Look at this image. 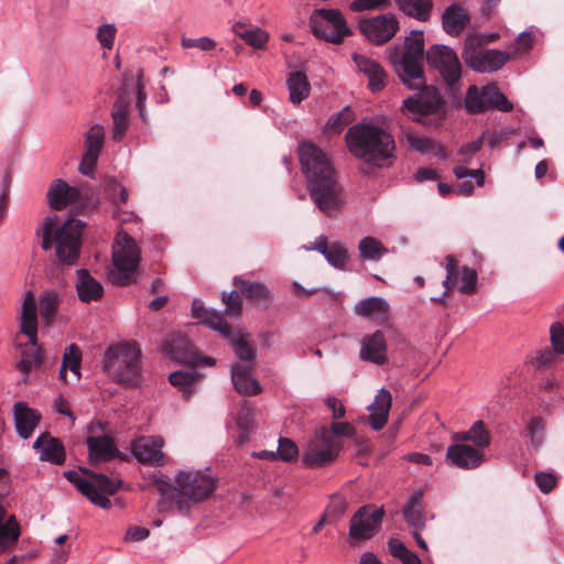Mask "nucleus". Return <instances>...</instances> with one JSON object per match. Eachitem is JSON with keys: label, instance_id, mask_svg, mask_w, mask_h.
<instances>
[{"label": "nucleus", "instance_id": "dca6fc26", "mask_svg": "<svg viewBox=\"0 0 564 564\" xmlns=\"http://www.w3.org/2000/svg\"><path fill=\"white\" fill-rule=\"evenodd\" d=\"M105 129L100 124H94L84 138V154L79 163V172L91 175L95 171L99 153L104 147Z\"/></svg>", "mask_w": 564, "mask_h": 564}, {"label": "nucleus", "instance_id": "3c124183", "mask_svg": "<svg viewBox=\"0 0 564 564\" xmlns=\"http://www.w3.org/2000/svg\"><path fill=\"white\" fill-rule=\"evenodd\" d=\"M465 108L469 113H480L486 110V101L482 96V88L470 86L465 97Z\"/></svg>", "mask_w": 564, "mask_h": 564}, {"label": "nucleus", "instance_id": "473e14b6", "mask_svg": "<svg viewBox=\"0 0 564 564\" xmlns=\"http://www.w3.org/2000/svg\"><path fill=\"white\" fill-rule=\"evenodd\" d=\"M286 86L290 93V101L293 105H300L310 96L311 85L307 76L303 72H292L288 76Z\"/></svg>", "mask_w": 564, "mask_h": 564}, {"label": "nucleus", "instance_id": "bf43d9fd", "mask_svg": "<svg viewBox=\"0 0 564 564\" xmlns=\"http://www.w3.org/2000/svg\"><path fill=\"white\" fill-rule=\"evenodd\" d=\"M326 431L330 434V437L346 436L352 437L356 434V429L348 422H334L329 427H326Z\"/></svg>", "mask_w": 564, "mask_h": 564}, {"label": "nucleus", "instance_id": "4c0bfd02", "mask_svg": "<svg viewBox=\"0 0 564 564\" xmlns=\"http://www.w3.org/2000/svg\"><path fill=\"white\" fill-rule=\"evenodd\" d=\"M232 30L237 36L257 50L264 48L269 41V34L260 28L246 29L245 25L236 23Z\"/></svg>", "mask_w": 564, "mask_h": 564}, {"label": "nucleus", "instance_id": "1a4fd4ad", "mask_svg": "<svg viewBox=\"0 0 564 564\" xmlns=\"http://www.w3.org/2000/svg\"><path fill=\"white\" fill-rule=\"evenodd\" d=\"M343 448V441L330 437L326 426L317 429L303 447L302 465L306 468H321L332 465Z\"/></svg>", "mask_w": 564, "mask_h": 564}, {"label": "nucleus", "instance_id": "e433bc0d", "mask_svg": "<svg viewBox=\"0 0 564 564\" xmlns=\"http://www.w3.org/2000/svg\"><path fill=\"white\" fill-rule=\"evenodd\" d=\"M111 117L113 121L112 138L120 141L129 127L128 102L119 98L113 105Z\"/></svg>", "mask_w": 564, "mask_h": 564}, {"label": "nucleus", "instance_id": "a19ab883", "mask_svg": "<svg viewBox=\"0 0 564 564\" xmlns=\"http://www.w3.org/2000/svg\"><path fill=\"white\" fill-rule=\"evenodd\" d=\"M399 9L405 14L425 21L432 9L431 0H395Z\"/></svg>", "mask_w": 564, "mask_h": 564}, {"label": "nucleus", "instance_id": "4be33fe9", "mask_svg": "<svg viewBox=\"0 0 564 564\" xmlns=\"http://www.w3.org/2000/svg\"><path fill=\"white\" fill-rule=\"evenodd\" d=\"M80 191L75 186H69L65 181L56 178L52 182L46 193L50 207L55 210H62L69 204L79 199Z\"/></svg>", "mask_w": 564, "mask_h": 564}, {"label": "nucleus", "instance_id": "6ab92c4d", "mask_svg": "<svg viewBox=\"0 0 564 564\" xmlns=\"http://www.w3.org/2000/svg\"><path fill=\"white\" fill-rule=\"evenodd\" d=\"M352 61L359 73L368 78V88L372 93L381 91L387 85V73L383 67L375 59L354 53Z\"/></svg>", "mask_w": 564, "mask_h": 564}, {"label": "nucleus", "instance_id": "4d7b16f0", "mask_svg": "<svg viewBox=\"0 0 564 564\" xmlns=\"http://www.w3.org/2000/svg\"><path fill=\"white\" fill-rule=\"evenodd\" d=\"M253 422L254 410L246 404L241 405L237 415V424L243 434L250 433V431L253 429Z\"/></svg>", "mask_w": 564, "mask_h": 564}, {"label": "nucleus", "instance_id": "8fccbe9b", "mask_svg": "<svg viewBox=\"0 0 564 564\" xmlns=\"http://www.w3.org/2000/svg\"><path fill=\"white\" fill-rule=\"evenodd\" d=\"M58 300L54 292L46 291L40 300V313L46 325H50L55 317Z\"/></svg>", "mask_w": 564, "mask_h": 564}, {"label": "nucleus", "instance_id": "a878e982", "mask_svg": "<svg viewBox=\"0 0 564 564\" xmlns=\"http://www.w3.org/2000/svg\"><path fill=\"white\" fill-rule=\"evenodd\" d=\"M13 419L17 433L26 440L37 426L41 414L25 402H17L13 406Z\"/></svg>", "mask_w": 564, "mask_h": 564}, {"label": "nucleus", "instance_id": "79ce46f5", "mask_svg": "<svg viewBox=\"0 0 564 564\" xmlns=\"http://www.w3.org/2000/svg\"><path fill=\"white\" fill-rule=\"evenodd\" d=\"M482 96L485 97L486 101V110L497 109L503 112H508L513 109L512 102L508 100L506 95L492 85L482 87Z\"/></svg>", "mask_w": 564, "mask_h": 564}, {"label": "nucleus", "instance_id": "de8ad7c7", "mask_svg": "<svg viewBox=\"0 0 564 564\" xmlns=\"http://www.w3.org/2000/svg\"><path fill=\"white\" fill-rule=\"evenodd\" d=\"M458 275H457V285L456 288L463 294H473L476 291L477 286V272L469 267H462L460 269L457 267Z\"/></svg>", "mask_w": 564, "mask_h": 564}, {"label": "nucleus", "instance_id": "aec40b11", "mask_svg": "<svg viewBox=\"0 0 564 564\" xmlns=\"http://www.w3.org/2000/svg\"><path fill=\"white\" fill-rule=\"evenodd\" d=\"M388 345L381 330L367 335L361 340L360 359L382 366L388 362Z\"/></svg>", "mask_w": 564, "mask_h": 564}, {"label": "nucleus", "instance_id": "49530a36", "mask_svg": "<svg viewBox=\"0 0 564 564\" xmlns=\"http://www.w3.org/2000/svg\"><path fill=\"white\" fill-rule=\"evenodd\" d=\"M457 440L470 441L478 447V449L486 448L490 444V436L488 431L485 429L482 421L475 422L467 432L457 436Z\"/></svg>", "mask_w": 564, "mask_h": 564}, {"label": "nucleus", "instance_id": "c9c22d12", "mask_svg": "<svg viewBox=\"0 0 564 564\" xmlns=\"http://www.w3.org/2000/svg\"><path fill=\"white\" fill-rule=\"evenodd\" d=\"M445 270H446V276L443 281L444 292L442 295L437 297H431V302L433 303H440L442 305L447 304V296L451 293L452 290H454L457 285V260L454 256L447 254L445 257Z\"/></svg>", "mask_w": 564, "mask_h": 564}, {"label": "nucleus", "instance_id": "0e129e2a", "mask_svg": "<svg viewBox=\"0 0 564 564\" xmlns=\"http://www.w3.org/2000/svg\"><path fill=\"white\" fill-rule=\"evenodd\" d=\"M534 478L536 486L543 494H549L556 485V476L551 473L540 471L535 474Z\"/></svg>", "mask_w": 564, "mask_h": 564}, {"label": "nucleus", "instance_id": "cd10ccee", "mask_svg": "<svg viewBox=\"0 0 564 564\" xmlns=\"http://www.w3.org/2000/svg\"><path fill=\"white\" fill-rule=\"evenodd\" d=\"M87 446L89 459L93 464L109 462L119 454L113 440L108 435L89 436Z\"/></svg>", "mask_w": 564, "mask_h": 564}, {"label": "nucleus", "instance_id": "5fc2aeb1", "mask_svg": "<svg viewBox=\"0 0 564 564\" xmlns=\"http://www.w3.org/2000/svg\"><path fill=\"white\" fill-rule=\"evenodd\" d=\"M276 453L278 458L283 462H293L299 457L297 445L286 437H280Z\"/></svg>", "mask_w": 564, "mask_h": 564}, {"label": "nucleus", "instance_id": "9d476101", "mask_svg": "<svg viewBox=\"0 0 564 564\" xmlns=\"http://www.w3.org/2000/svg\"><path fill=\"white\" fill-rule=\"evenodd\" d=\"M65 477L82 495L102 509L111 507L109 496L115 495L121 484L102 474H91L90 479H85L75 470L66 471Z\"/></svg>", "mask_w": 564, "mask_h": 564}, {"label": "nucleus", "instance_id": "c85d7f7f", "mask_svg": "<svg viewBox=\"0 0 564 564\" xmlns=\"http://www.w3.org/2000/svg\"><path fill=\"white\" fill-rule=\"evenodd\" d=\"M76 290L82 302L90 303L102 297L104 286L89 273L88 270L79 269L76 271Z\"/></svg>", "mask_w": 564, "mask_h": 564}, {"label": "nucleus", "instance_id": "864d4df0", "mask_svg": "<svg viewBox=\"0 0 564 564\" xmlns=\"http://www.w3.org/2000/svg\"><path fill=\"white\" fill-rule=\"evenodd\" d=\"M230 340L234 346L235 354L239 359L251 361L254 358V349L249 344L245 335H238L237 337H232Z\"/></svg>", "mask_w": 564, "mask_h": 564}, {"label": "nucleus", "instance_id": "58836bf2", "mask_svg": "<svg viewBox=\"0 0 564 564\" xmlns=\"http://www.w3.org/2000/svg\"><path fill=\"white\" fill-rule=\"evenodd\" d=\"M82 351L77 345L70 344L66 347L63 355V364L59 369V379L66 381V369H69L76 377L80 378Z\"/></svg>", "mask_w": 564, "mask_h": 564}, {"label": "nucleus", "instance_id": "5701e85b", "mask_svg": "<svg viewBox=\"0 0 564 564\" xmlns=\"http://www.w3.org/2000/svg\"><path fill=\"white\" fill-rule=\"evenodd\" d=\"M354 312L358 316L382 325L389 321L390 306L384 299L370 296L356 303Z\"/></svg>", "mask_w": 564, "mask_h": 564}, {"label": "nucleus", "instance_id": "412c9836", "mask_svg": "<svg viewBox=\"0 0 564 564\" xmlns=\"http://www.w3.org/2000/svg\"><path fill=\"white\" fill-rule=\"evenodd\" d=\"M305 250H316L322 253L327 262L338 270H344L348 258V250L341 242L327 241L326 236L321 235L313 245L304 246Z\"/></svg>", "mask_w": 564, "mask_h": 564}, {"label": "nucleus", "instance_id": "680f3d73", "mask_svg": "<svg viewBox=\"0 0 564 564\" xmlns=\"http://www.w3.org/2000/svg\"><path fill=\"white\" fill-rule=\"evenodd\" d=\"M551 343L555 352L564 354V327L560 323H554L550 329Z\"/></svg>", "mask_w": 564, "mask_h": 564}, {"label": "nucleus", "instance_id": "7c9ffc66", "mask_svg": "<svg viewBox=\"0 0 564 564\" xmlns=\"http://www.w3.org/2000/svg\"><path fill=\"white\" fill-rule=\"evenodd\" d=\"M21 535L20 525L15 517H7V511L0 512V554L12 550Z\"/></svg>", "mask_w": 564, "mask_h": 564}, {"label": "nucleus", "instance_id": "774afa93", "mask_svg": "<svg viewBox=\"0 0 564 564\" xmlns=\"http://www.w3.org/2000/svg\"><path fill=\"white\" fill-rule=\"evenodd\" d=\"M388 0H355L350 3V9L355 12L373 10L384 4Z\"/></svg>", "mask_w": 564, "mask_h": 564}, {"label": "nucleus", "instance_id": "c03bdc74", "mask_svg": "<svg viewBox=\"0 0 564 564\" xmlns=\"http://www.w3.org/2000/svg\"><path fill=\"white\" fill-rule=\"evenodd\" d=\"M401 141L405 143L410 150L422 154L430 153V151H433L435 148V142L432 139L422 137L410 129L402 131Z\"/></svg>", "mask_w": 564, "mask_h": 564}, {"label": "nucleus", "instance_id": "f3484780", "mask_svg": "<svg viewBox=\"0 0 564 564\" xmlns=\"http://www.w3.org/2000/svg\"><path fill=\"white\" fill-rule=\"evenodd\" d=\"M132 454L144 465L161 466L164 463L162 448L164 440L161 436H141L132 442Z\"/></svg>", "mask_w": 564, "mask_h": 564}, {"label": "nucleus", "instance_id": "e2e57ef3", "mask_svg": "<svg viewBox=\"0 0 564 564\" xmlns=\"http://www.w3.org/2000/svg\"><path fill=\"white\" fill-rule=\"evenodd\" d=\"M534 39L535 34L532 30L521 32L514 42V51L517 53L528 52L532 47Z\"/></svg>", "mask_w": 564, "mask_h": 564}, {"label": "nucleus", "instance_id": "6e6552de", "mask_svg": "<svg viewBox=\"0 0 564 564\" xmlns=\"http://www.w3.org/2000/svg\"><path fill=\"white\" fill-rule=\"evenodd\" d=\"M36 302L32 291L24 295L21 311V332L29 337L30 346L22 351L19 368L28 375L42 364L41 349L37 346V313Z\"/></svg>", "mask_w": 564, "mask_h": 564}, {"label": "nucleus", "instance_id": "39448f33", "mask_svg": "<svg viewBox=\"0 0 564 564\" xmlns=\"http://www.w3.org/2000/svg\"><path fill=\"white\" fill-rule=\"evenodd\" d=\"M141 250L127 232L119 231L112 247V264L108 276L112 284L127 286L138 281Z\"/></svg>", "mask_w": 564, "mask_h": 564}, {"label": "nucleus", "instance_id": "a211bd4d", "mask_svg": "<svg viewBox=\"0 0 564 564\" xmlns=\"http://www.w3.org/2000/svg\"><path fill=\"white\" fill-rule=\"evenodd\" d=\"M162 349L166 356L175 361L192 366H196L198 361L196 348L189 343L187 337L181 334L170 335L165 339Z\"/></svg>", "mask_w": 564, "mask_h": 564}, {"label": "nucleus", "instance_id": "052dcab7", "mask_svg": "<svg viewBox=\"0 0 564 564\" xmlns=\"http://www.w3.org/2000/svg\"><path fill=\"white\" fill-rule=\"evenodd\" d=\"M544 425L542 419L539 416L532 417L527 425V435L535 445H540L542 441Z\"/></svg>", "mask_w": 564, "mask_h": 564}, {"label": "nucleus", "instance_id": "f704fd0d", "mask_svg": "<svg viewBox=\"0 0 564 564\" xmlns=\"http://www.w3.org/2000/svg\"><path fill=\"white\" fill-rule=\"evenodd\" d=\"M234 284L240 292L250 300L254 301H269L271 292L261 282H252L243 279L242 276H235Z\"/></svg>", "mask_w": 564, "mask_h": 564}, {"label": "nucleus", "instance_id": "f8f14e48", "mask_svg": "<svg viewBox=\"0 0 564 564\" xmlns=\"http://www.w3.org/2000/svg\"><path fill=\"white\" fill-rule=\"evenodd\" d=\"M313 33L327 42L338 44L349 34L341 12L337 9L315 10L310 19Z\"/></svg>", "mask_w": 564, "mask_h": 564}, {"label": "nucleus", "instance_id": "37998d69", "mask_svg": "<svg viewBox=\"0 0 564 564\" xmlns=\"http://www.w3.org/2000/svg\"><path fill=\"white\" fill-rule=\"evenodd\" d=\"M358 251L362 259L378 261L388 252V249L377 238L367 236L359 241Z\"/></svg>", "mask_w": 564, "mask_h": 564}, {"label": "nucleus", "instance_id": "20e7f679", "mask_svg": "<svg viewBox=\"0 0 564 564\" xmlns=\"http://www.w3.org/2000/svg\"><path fill=\"white\" fill-rule=\"evenodd\" d=\"M82 230L83 223L78 219H68L61 225L56 216H46L36 235L41 237L43 250L54 249L62 264L73 265L79 257Z\"/></svg>", "mask_w": 564, "mask_h": 564}, {"label": "nucleus", "instance_id": "0eeeda50", "mask_svg": "<svg viewBox=\"0 0 564 564\" xmlns=\"http://www.w3.org/2000/svg\"><path fill=\"white\" fill-rule=\"evenodd\" d=\"M173 501L180 511L188 510L191 503L208 499L216 490L217 479L200 471H181L175 477Z\"/></svg>", "mask_w": 564, "mask_h": 564}, {"label": "nucleus", "instance_id": "72a5a7b5", "mask_svg": "<svg viewBox=\"0 0 564 564\" xmlns=\"http://www.w3.org/2000/svg\"><path fill=\"white\" fill-rule=\"evenodd\" d=\"M422 498L423 494L421 491H416L410 497L409 501L403 507L404 519L413 529H422L425 523Z\"/></svg>", "mask_w": 564, "mask_h": 564}, {"label": "nucleus", "instance_id": "b1692460", "mask_svg": "<svg viewBox=\"0 0 564 564\" xmlns=\"http://www.w3.org/2000/svg\"><path fill=\"white\" fill-rule=\"evenodd\" d=\"M447 459L463 469H471L478 467L484 460V454L470 445L455 444L447 448Z\"/></svg>", "mask_w": 564, "mask_h": 564}, {"label": "nucleus", "instance_id": "a18cd8bd", "mask_svg": "<svg viewBox=\"0 0 564 564\" xmlns=\"http://www.w3.org/2000/svg\"><path fill=\"white\" fill-rule=\"evenodd\" d=\"M387 544L389 553L402 564H422L421 558L400 540L391 538Z\"/></svg>", "mask_w": 564, "mask_h": 564}, {"label": "nucleus", "instance_id": "2f4dec72", "mask_svg": "<svg viewBox=\"0 0 564 564\" xmlns=\"http://www.w3.org/2000/svg\"><path fill=\"white\" fill-rule=\"evenodd\" d=\"M469 15L466 9L453 4L442 15L444 31L449 35H458L468 24Z\"/></svg>", "mask_w": 564, "mask_h": 564}, {"label": "nucleus", "instance_id": "69168bd1", "mask_svg": "<svg viewBox=\"0 0 564 564\" xmlns=\"http://www.w3.org/2000/svg\"><path fill=\"white\" fill-rule=\"evenodd\" d=\"M223 301L226 304V312L234 315H240L242 301L238 292L232 291L229 294H224Z\"/></svg>", "mask_w": 564, "mask_h": 564}, {"label": "nucleus", "instance_id": "2eb2a0df", "mask_svg": "<svg viewBox=\"0 0 564 564\" xmlns=\"http://www.w3.org/2000/svg\"><path fill=\"white\" fill-rule=\"evenodd\" d=\"M359 29L367 40L381 45L394 36L399 29V23L393 14L388 13L361 20Z\"/></svg>", "mask_w": 564, "mask_h": 564}, {"label": "nucleus", "instance_id": "6e6d98bb", "mask_svg": "<svg viewBox=\"0 0 564 564\" xmlns=\"http://www.w3.org/2000/svg\"><path fill=\"white\" fill-rule=\"evenodd\" d=\"M117 29L115 24H102L97 29V40L104 50L110 51L113 47Z\"/></svg>", "mask_w": 564, "mask_h": 564}, {"label": "nucleus", "instance_id": "7ed1b4c3", "mask_svg": "<svg viewBox=\"0 0 564 564\" xmlns=\"http://www.w3.org/2000/svg\"><path fill=\"white\" fill-rule=\"evenodd\" d=\"M349 152L357 159L376 167H389L395 152L393 137L384 129L367 123H357L346 133Z\"/></svg>", "mask_w": 564, "mask_h": 564}, {"label": "nucleus", "instance_id": "ddd939ff", "mask_svg": "<svg viewBox=\"0 0 564 564\" xmlns=\"http://www.w3.org/2000/svg\"><path fill=\"white\" fill-rule=\"evenodd\" d=\"M429 65L437 69L448 86L455 85L462 75V65L453 48L443 45H432L426 52Z\"/></svg>", "mask_w": 564, "mask_h": 564}, {"label": "nucleus", "instance_id": "338daca9", "mask_svg": "<svg viewBox=\"0 0 564 564\" xmlns=\"http://www.w3.org/2000/svg\"><path fill=\"white\" fill-rule=\"evenodd\" d=\"M454 174L457 178L473 177L476 180L478 186H482L485 183V174L482 170H469L466 166L458 165L454 167Z\"/></svg>", "mask_w": 564, "mask_h": 564}, {"label": "nucleus", "instance_id": "f03ea898", "mask_svg": "<svg viewBox=\"0 0 564 564\" xmlns=\"http://www.w3.org/2000/svg\"><path fill=\"white\" fill-rule=\"evenodd\" d=\"M299 158L312 200L324 215L336 216L345 205V197L328 156L314 143L303 142Z\"/></svg>", "mask_w": 564, "mask_h": 564}, {"label": "nucleus", "instance_id": "c756f323", "mask_svg": "<svg viewBox=\"0 0 564 564\" xmlns=\"http://www.w3.org/2000/svg\"><path fill=\"white\" fill-rule=\"evenodd\" d=\"M33 447L40 452V459L59 465L64 463L65 449L62 442L47 434L40 435L33 444Z\"/></svg>", "mask_w": 564, "mask_h": 564}, {"label": "nucleus", "instance_id": "393cba45", "mask_svg": "<svg viewBox=\"0 0 564 564\" xmlns=\"http://www.w3.org/2000/svg\"><path fill=\"white\" fill-rule=\"evenodd\" d=\"M253 367L251 365L236 364L231 368V381L239 394L257 395L261 392L260 382L252 377Z\"/></svg>", "mask_w": 564, "mask_h": 564}, {"label": "nucleus", "instance_id": "4468645a", "mask_svg": "<svg viewBox=\"0 0 564 564\" xmlns=\"http://www.w3.org/2000/svg\"><path fill=\"white\" fill-rule=\"evenodd\" d=\"M383 516V507L364 506L359 508L350 519V539L355 541L371 539L379 530Z\"/></svg>", "mask_w": 564, "mask_h": 564}, {"label": "nucleus", "instance_id": "ea45409f", "mask_svg": "<svg viewBox=\"0 0 564 564\" xmlns=\"http://www.w3.org/2000/svg\"><path fill=\"white\" fill-rule=\"evenodd\" d=\"M198 379L199 375L195 370L175 371L169 377L171 384L178 388L185 399L193 394L194 386Z\"/></svg>", "mask_w": 564, "mask_h": 564}, {"label": "nucleus", "instance_id": "423d86ee", "mask_svg": "<svg viewBox=\"0 0 564 564\" xmlns=\"http://www.w3.org/2000/svg\"><path fill=\"white\" fill-rule=\"evenodd\" d=\"M140 357L141 350L135 344H117L106 350L102 369L118 382L138 384L141 375Z\"/></svg>", "mask_w": 564, "mask_h": 564}, {"label": "nucleus", "instance_id": "f257e3e1", "mask_svg": "<svg viewBox=\"0 0 564 564\" xmlns=\"http://www.w3.org/2000/svg\"><path fill=\"white\" fill-rule=\"evenodd\" d=\"M424 36L421 31H412L404 41V52L399 63H394L400 80L409 89L419 90L403 100L402 112L419 117L436 113L444 104L440 91L426 86L423 73Z\"/></svg>", "mask_w": 564, "mask_h": 564}, {"label": "nucleus", "instance_id": "603ef678", "mask_svg": "<svg viewBox=\"0 0 564 564\" xmlns=\"http://www.w3.org/2000/svg\"><path fill=\"white\" fill-rule=\"evenodd\" d=\"M202 323L207 325L209 328L219 332L225 337L230 336L229 324L225 321L223 315L216 311H209L207 315L203 318Z\"/></svg>", "mask_w": 564, "mask_h": 564}, {"label": "nucleus", "instance_id": "bb28decb", "mask_svg": "<svg viewBox=\"0 0 564 564\" xmlns=\"http://www.w3.org/2000/svg\"><path fill=\"white\" fill-rule=\"evenodd\" d=\"M392 404V395L389 390L382 388L378 391L373 402L369 405L370 415L368 422L375 431L383 429Z\"/></svg>", "mask_w": 564, "mask_h": 564}, {"label": "nucleus", "instance_id": "09e8293b", "mask_svg": "<svg viewBox=\"0 0 564 564\" xmlns=\"http://www.w3.org/2000/svg\"><path fill=\"white\" fill-rule=\"evenodd\" d=\"M355 119L354 112L349 107H345L337 113H334L326 123V130L330 133L338 134L343 129L352 122Z\"/></svg>", "mask_w": 564, "mask_h": 564}, {"label": "nucleus", "instance_id": "13d9d810", "mask_svg": "<svg viewBox=\"0 0 564 564\" xmlns=\"http://www.w3.org/2000/svg\"><path fill=\"white\" fill-rule=\"evenodd\" d=\"M182 46L184 48H199L200 51H212L216 47V42L207 36H202L198 39L183 37Z\"/></svg>", "mask_w": 564, "mask_h": 564}, {"label": "nucleus", "instance_id": "9b49d317", "mask_svg": "<svg viewBox=\"0 0 564 564\" xmlns=\"http://www.w3.org/2000/svg\"><path fill=\"white\" fill-rule=\"evenodd\" d=\"M462 56L468 67L479 73L496 72L510 58L507 52L479 47L475 36L466 40Z\"/></svg>", "mask_w": 564, "mask_h": 564}]
</instances>
